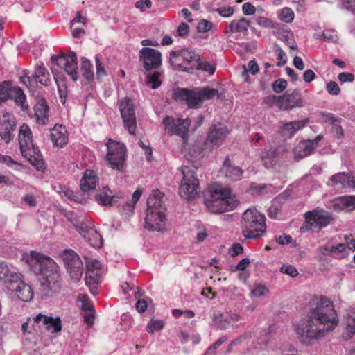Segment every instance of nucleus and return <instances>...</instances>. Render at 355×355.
Returning a JSON list of instances; mask_svg holds the SVG:
<instances>
[{
  "instance_id": "obj_1",
  "label": "nucleus",
  "mask_w": 355,
  "mask_h": 355,
  "mask_svg": "<svg viewBox=\"0 0 355 355\" xmlns=\"http://www.w3.org/2000/svg\"><path fill=\"white\" fill-rule=\"evenodd\" d=\"M338 324V318L332 302L326 297L312 300L306 319L297 327L296 333L301 342L309 345L323 337Z\"/></svg>"
},
{
  "instance_id": "obj_2",
  "label": "nucleus",
  "mask_w": 355,
  "mask_h": 355,
  "mask_svg": "<svg viewBox=\"0 0 355 355\" xmlns=\"http://www.w3.org/2000/svg\"><path fill=\"white\" fill-rule=\"evenodd\" d=\"M29 269L36 275L42 276L39 292L42 298L52 297L61 289V277L55 261L48 256L35 251L23 255Z\"/></svg>"
},
{
  "instance_id": "obj_3",
  "label": "nucleus",
  "mask_w": 355,
  "mask_h": 355,
  "mask_svg": "<svg viewBox=\"0 0 355 355\" xmlns=\"http://www.w3.org/2000/svg\"><path fill=\"white\" fill-rule=\"evenodd\" d=\"M164 198L162 192L155 191L147 199L144 227L149 231L163 232L166 229V207Z\"/></svg>"
},
{
  "instance_id": "obj_4",
  "label": "nucleus",
  "mask_w": 355,
  "mask_h": 355,
  "mask_svg": "<svg viewBox=\"0 0 355 355\" xmlns=\"http://www.w3.org/2000/svg\"><path fill=\"white\" fill-rule=\"evenodd\" d=\"M0 281L12 292H15L17 297L23 302H30L33 297L31 286L22 280V275L9 268L8 265L0 261Z\"/></svg>"
},
{
  "instance_id": "obj_5",
  "label": "nucleus",
  "mask_w": 355,
  "mask_h": 355,
  "mask_svg": "<svg viewBox=\"0 0 355 355\" xmlns=\"http://www.w3.org/2000/svg\"><path fill=\"white\" fill-rule=\"evenodd\" d=\"M19 144L21 155L37 171H44L46 167L42 155L38 147L33 144L31 130L26 125L19 129Z\"/></svg>"
},
{
  "instance_id": "obj_6",
  "label": "nucleus",
  "mask_w": 355,
  "mask_h": 355,
  "mask_svg": "<svg viewBox=\"0 0 355 355\" xmlns=\"http://www.w3.org/2000/svg\"><path fill=\"white\" fill-rule=\"evenodd\" d=\"M266 217L255 208L248 209L242 216L241 222L242 233L245 238L257 239L266 232Z\"/></svg>"
},
{
  "instance_id": "obj_7",
  "label": "nucleus",
  "mask_w": 355,
  "mask_h": 355,
  "mask_svg": "<svg viewBox=\"0 0 355 355\" xmlns=\"http://www.w3.org/2000/svg\"><path fill=\"white\" fill-rule=\"evenodd\" d=\"M216 89L205 87L199 90H191L187 88H177L173 90V98L176 101H184L189 108H198L207 99L217 96Z\"/></svg>"
},
{
  "instance_id": "obj_8",
  "label": "nucleus",
  "mask_w": 355,
  "mask_h": 355,
  "mask_svg": "<svg viewBox=\"0 0 355 355\" xmlns=\"http://www.w3.org/2000/svg\"><path fill=\"white\" fill-rule=\"evenodd\" d=\"M238 200L229 188L217 187L211 193V198L205 204L214 213H223L233 210L238 205Z\"/></svg>"
},
{
  "instance_id": "obj_9",
  "label": "nucleus",
  "mask_w": 355,
  "mask_h": 355,
  "mask_svg": "<svg viewBox=\"0 0 355 355\" xmlns=\"http://www.w3.org/2000/svg\"><path fill=\"white\" fill-rule=\"evenodd\" d=\"M200 61V55L192 48L184 47L172 51L169 55V63L173 69L179 71L193 73V69Z\"/></svg>"
},
{
  "instance_id": "obj_10",
  "label": "nucleus",
  "mask_w": 355,
  "mask_h": 355,
  "mask_svg": "<svg viewBox=\"0 0 355 355\" xmlns=\"http://www.w3.org/2000/svg\"><path fill=\"white\" fill-rule=\"evenodd\" d=\"M305 223L301 227V232L313 231L319 232L322 228L331 224L334 218L323 209H315L304 214Z\"/></svg>"
},
{
  "instance_id": "obj_11",
  "label": "nucleus",
  "mask_w": 355,
  "mask_h": 355,
  "mask_svg": "<svg viewBox=\"0 0 355 355\" xmlns=\"http://www.w3.org/2000/svg\"><path fill=\"white\" fill-rule=\"evenodd\" d=\"M105 145L107 150L105 159L107 164L114 170L123 171L125 161V146L112 139H109Z\"/></svg>"
},
{
  "instance_id": "obj_12",
  "label": "nucleus",
  "mask_w": 355,
  "mask_h": 355,
  "mask_svg": "<svg viewBox=\"0 0 355 355\" xmlns=\"http://www.w3.org/2000/svg\"><path fill=\"white\" fill-rule=\"evenodd\" d=\"M9 99L13 100L21 110H28L26 96L22 89L18 86H12L11 81L1 82L0 83V105Z\"/></svg>"
},
{
  "instance_id": "obj_13",
  "label": "nucleus",
  "mask_w": 355,
  "mask_h": 355,
  "mask_svg": "<svg viewBox=\"0 0 355 355\" xmlns=\"http://www.w3.org/2000/svg\"><path fill=\"white\" fill-rule=\"evenodd\" d=\"M60 257L71 280L78 282L83 272V263L80 257L72 250H64Z\"/></svg>"
},
{
  "instance_id": "obj_14",
  "label": "nucleus",
  "mask_w": 355,
  "mask_h": 355,
  "mask_svg": "<svg viewBox=\"0 0 355 355\" xmlns=\"http://www.w3.org/2000/svg\"><path fill=\"white\" fill-rule=\"evenodd\" d=\"M60 257L71 280L78 282L83 272V263L80 257L72 250H64Z\"/></svg>"
},
{
  "instance_id": "obj_15",
  "label": "nucleus",
  "mask_w": 355,
  "mask_h": 355,
  "mask_svg": "<svg viewBox=\"0 0 355 355\" xmlns=\"http://www.w3.org/2000/svg\"><path fill=\"white\" fill-rule=\"evenodd\" d=\"M139 58L144 74L153 70L159 69L162 66V53L157 49L144 47L139 51Z\"/></svg>"
},
{
  "instance_id": "obj_16",
  "label": "nucleus",
  "mask_w": 355,
  "mask_h": 355,
  "mask_svg": "<svg viewBox=\"0 0 355 355\" xmlns=\"http://www.w3.org/2000/svg\"><path fill=\"white\" fill-rule=\"evenodd\" d=\"M119 106L125 128L130 135H135L137 120L133 101L129 97H124L119 101Z\"/></svg>"
},
{
  "instance_id": "obj_17",
  "label": "nucleus",
  "mask_w": 355,
  "mask_h": 355,
  "mask_svg": "<svg viewBox=\"0 0 355 355\" xmlns=\"http://www.w3.org/2000/svg\"><path fill=\"white\" fill-rule=\"evenodd\" d=\"M51 59L58 67L63 68L73 81L78 80V59L75 52L71 51L67 55H53Z\"/></svg>"
},
{
  "instance_id": "obj_18",
  "label": "nucleus",
  "mask_w": 355,
  "mask_h": 355,
  "mask_svg": "<svg viewBox=\"0 0 355 355\" xmlns=\"http://www.w3.org/2000/svg\"><path fill=\"white\" fill-rule=\"evenodd\" d=\"M182 174L183 178L180 187L179 194L182 198L189 200L197 195L199 182L193 171L187 169V171H182Z\"/></svg>"
},
{
  "instance_id": "obj_19",
  "label": "nucleus",
  "mask_w": 355,
  "mask_h": 355,
  "mask_svg": "<svg viewBox=\"0 0 355 355\" xmlns=\"http://www.w3.org/2000/svg\"><path fill=\"white\" fill-rule=\"evenodd\" d=\"M163 124L166 132L168 135H176L183 139L187 138L188 130L191 124L189 119H182L167 116L164 118Z\"/></svg>"
},
{
  "instance_id": "obj_20",
  "label": "nucleus",
  "mask_w": 355,
  "mask_h": 355,
  "mask_svg": "<svg viewBox=\"0 0 355 355\" xmlns=\"http://www.w3.org/2000/svg\"><path fill=\"white\" fill-rule=\"evenodd\" d=\"M34 324L38 327H44L47 331L51 333L60 332L62 329L61 320L59 317L53 318L42 313H39L33 318Z\"/></svg>"
},
{
  "instance_id": "obj_21",
  "label": "nucleus",
  "mask_w": 355,
  "mask_h": 355,
  "mask_svg": "<svg viewBox=\"0 0 355 355\" xmlns=\"http://www.w3.org/2000/svg\"><path fill=\"white\" fill-rule=\"evenodd\" d=\"M309 119L293 121L291 122L281 121L278 132L284 138L291 139L295 133L304 128L309 123Z\"/></svg>"
},
{
  "instance_id": "obj_22",
  "label": "nucleus",
  "mask_w": 355,
  "mask_h": 355,
  "mask_svg": "<svg viewBox=\"0 0 355 355\" xmlns=\"http://www.w3.org/2000/svg\"><path fill=\"white\" fill-rule=\"evenodd\" d=\"M229 131L227 127L220 123H217L211 125L207 133V141L212 146H220L225 139Z\"/></svg>"
},
{
  "instance_id": "obj_23",
  "label": "nucleus",
  "mask_w": 355,
  "mask_h": 355,
  "mask_svg": "<svg viewBox=\"0 0 355 355\" xmlns=\"http://www.w3.org/2000/svg\"><path fill=\"white\" fill-rule=\"evenodd\" d=\"M280 109L283 110L302 107L304 105L302 94L298 89H295L291 93L286 92L280 96Z\"/></svg>"
},
{
  "instance_id": "obj_24",
  "label": "nucleus",
  "mask_w": 355,
  "mask_h": 355,
  "mask_svg": "<svg viewBox=\"0 0 355 355\" xmlns=\"http://www.w3.org/2000/svg\"><path fill=\"white\" fill-rule=\"evenodd\" d=\"M342 184L343 188L355 189V175L349 172H339L331 175L327 182V185L334 187Z\"/></svg>"
},
{
  "instance_id": "obj_25",
  "label": "nucleus",
  "mask_w": 355,
  "mask_h": 355,
  "mask_svg": "<svg viewBox=\"0 0 355 355\" xmlns=\"http://www.w3.org/2000/svg\"><path fill=\"white\" fill-rule=\"evenodd\" d=\"M250 26V21L245 17H241L238 20L234 19L225 26V33L228 36L238 33L246 35Z\"/></svg>"
},
{
  "instance_id": "obj_26",
  "label": "nucleus",
  "mask_w": 355,
  "mask_h": 355,
  "mask_svg": "<svg viewBox=\"0 0 355 355\" xmlns=\"http://www.w3.org/2000/svg\"><path fill=\"white\" fill-rule=\"evenodd\" d=\"M222 175L231 180H239L241 178L243 171L239 166H234L230 164V158L226 157L223 162V164L220 171Z\"/></svg>"
},
{
  "instance_id": "obj_27",
  "label": "nucleus",
  "mask_w": 355,
  "mask_h": 355,
  "mask_svg": "<svg viewBox=\"0 0 355 355\" xmlns=\"http://www.w3.org/2000/svg\"><path fill=\"white\" fill-rule=\"evenodd\" d=\"M49 106L46 100L40 98L34 106V115L36 121L40 125H46L49 123Z\"/></svg>"
},
{
  "instance_id": "obj_28",
  "label": "nucleus",
  "mask_w": 355,
  "mask_h": 355,
  "mask_svg": "<svg viewBox=\"0 0 355 355\" xmlns=\"http://www.w3.org/2000/svg\"><path fill=\"white\" fill-rule=\"evenodd\" d=\"M51 139L54 146L63 147L68 141L67 129L62 125L55 124L51 131Z\"/></svg>"
},
{
  "instance_id": "obj_29",
  "label": "nucleus",
  "mask_w": 355,
  "mask_h": 355,
  "mask_svg": "<svg viewBox=\"0 0 355 355\" xmlns=\"http://www.w3.org/2000/svg\"><path fill=\"white\" fill-rule=\"evenodd\" d=\"M15 119H3L0 123V139L8 144L14 138L12 132L16 129Z\"/></svg>"
},
{
  "instance_id": "obj_30",
  "label": "nucleus",
  "mask_w": 355,
  "mask_h": 355,
  "mask_svg": "<svg viewBox=\"0 0 355 355\" xmlns=\"http://www.w3.org/2000/svg\"><path fill=\"white\" fill-rule=\"evenodd\" d=\"M98 177L93 170H86L80 181V189L83 192H88L96 189Z\"/></svg>"
},
{
  "instance_id": "obj_31",
  "label": "nucleus",
  "mask_w": 355,
  "mask_h": 355,
  "mask_svg": "<svg viewBox=\"0 0 355 355\" xmlns=\"http://www.w3.org/2000/svg\"><path fill=\"white\" fill-rule=\"evenodd\" d=\"M32 78L34 79V87L38 83L44 86H48L51 83L50 74L42 62L35 65V71L32 73Z\"/></svg>"
},
{
  "instance_id": "obj_32",
  "label": "nucleus",
  "mask_w": 355,
  "mask_h": 355,
  "mask_svg": "<svg viewBox=\"0 0 355 355\" xmlns=\"http://www.w3.org/2000/svg\"><path fill=\"white\" fill-rule=\"evenodd\" d=\"M313 150L314 144L312 141H301L293 149L294 158L298 161L309 155Z\"/></svg>"
},
{
  "instance_id": "obj_33",
  "label": "nucleus",
  "mask_w": 355,
  "mask_h": 355,
  "mask_svg": "<svg viewBox=\"0 0 355 355\" xmlns=\"http://www.w3.org/2000/svg\"><path fill=\"white\" fill-rule=\"evenodd\" d=\"M121 196L113 195V193L109 189L104 187L103 191L95 196L96 200L102 205L113 206L115 205Z\"/></svg>"
},
{
  "instance_id": "obj_34",
  "label": "nucleus",
  "mask_w": 355,
  "mask_h": 355,
  "mask_svg": "<svg viewBox=\"0 0 355 355\" xmlns=\"http://www.w3.org/2000/svg\"><path fill=\"white\" fill-rule=\"evenodd\" d=\"M67 218L73 224L76 230L82 235L83 239L95 230L94 225L87 223V220L85 218L78 219L72 216L71 218L68 217Z\"/></svg>"
},
{
  "instance_id": "obj_35",
  "label": "nucleus",
  "mask_w": 355,
  "mask_h": 355,
  "mask_svg": "<svg viewBox=\"0 0 355 355\" xmlns=\"http://www.w3.org/2000/svg\"><path fill=\"white\" fill-rule=\"evenodd\" d=\"M334 206L349 211L355 209V195H346L334 200Z\"/></svg>"
},
{
  "instance_id": "obj_36",
  "label": "nucleus",
  "mask_w": 355,
  "mask_h": 355,
  "mask_svg": "<svg viewBox=\"0 0 355 355\" xmlns=\"http://www.w3.org/2000/svg\"><path fill=\"white\" fill-rule=\"evenodd\" d=\"M325 116V122H329L332 125L331 131L333 135L337 138H340L343 136V130L340 125L342 119L336 117L333 114H327Z\"/></svg>"
},
{
  "instance_id": "obj_37",
  "label": "nucleus",
  "mask_w": 355,
  "mask_h": 355,
  "mask_svg": "<svg viewBox=\"0 0 355 355\" xmlns=\"http://www.w3.org/2000/svg\"><path fill=\"white\" fill-rule=\"evenodd\" d=\"M80 71L83 78L87 83H91L94 79L93 65L91 62L85 57L81 58Z\"/></svg>"
},
{
  "instance_id": "obj_38",
  "label": "nucleus",
  "mask_w": 355,
  "mask_h": 355,
  "mask_svg": "<svg viewBox=\"0 0 355 355\" xmlns=\"http://www.w3.org/2000/svg\"><path fill=\"white\" fill-rule=\"evenodd\" d=\"M277 155V150L273 148L262 152L261 157L266 168H271L276 163Z\"/></svg>"
},
{
  "instance_id": "obj_39",
  "label": "nucleus",
  "mask_w": 355,
  "mask_h": 355,
  "mask_svg": "<svg viewBox=\"0 0 355 355\" xmlns=\"http://www.w3.org/2000/svg\"><path fill=\"white\" fill-rule=\"evenodd\" d=\"M162 73L163 70L157 69L154 70L152 74H150V72L145 74L146 76V83L151 84L152 89H156L161 85L162 81L159 80V77Z\"/></svg>"
},
{
  "instance_id": "obj_40",
  "label": "nucleus",
  "mask_w": 355,
  "mask_h": 355,
  "mask_svg": "<svg viewBox=\"0 0 355 355\" xmlns=\"http://www.w3.org/2000/svg\"><path fill=\"white\" fill-rule=\"evenodd\" d=\"M193 69V72L195 71H202L203 72L207 73L209 75L211 76L216 71V67L207 60H202L201 56L200 55V61H197L196 64Z\"/></svg>"
},
{
  "instance_id": "obj_41",
  "label": "nucleus",
  "mask_w": 355,
  "mask_h": 355,
  "mask_svg": "<svg viewBox=\"0 0 355 355\" xmlns=\"http://www.w3.org/2000/svg\"><path fill=\"white\" fill-rule=\"evenodd\" d=\"M84 239L94 248H101L103 245L102 236L96 230L92 231Z\"/></svg>"
},
{
  "instance_id": "obj_42",
  "label": "nucleus",
  "mask_w": 355,
  "mask_h": 355,
  "mask_svg": "<svg viewBox=\"0 0 355 355\" xmlns=\"http://www.w3.org/2000/svg\"><path fill=\"white\" fill-rule=\"evenodd\" d=\"M101 281V270L86 271L85 283L91 288H96Z\"/></svg>"
},
{
  "instance_id": "obj_43",
  "label": "nucleus",
  "mask_w": 355,
  "mask_h": 355,
  "mask_svg": "<svg viewBox=\"0 0 355 355\" xmlns=\"http://www.w3.org/2000/svg\"><path fill=\"white\" fill-rule=\"evenodd\" d=\"M84 322L89 325L93 324L94 319V308L93 304L85 303L82 305Z\"/></svg>"
},
{
  "instance_id": "obj_44",
  "label": "nucleus",
  "mask_w": 355,
  "mask_h": 355,
  "mask_svg": "<svg viewBox=\"0 0 355 355\" xmlns=\"http://www.w3.org/2000/svg\"><path fill=\"white\" fill-rule=\"evenodd\" d=\"M347 330L351 337L355 334V308L351 309L347 317Z\"/></svg>"
},
{
  "instance_id": "obj_45",
  "label": "nucleus",
  "mask_w": 355,
  "mask_h": 355,
  "mask_svg": "<svg viewBox=\"0 0 355 355\" xmlns=\"http://www.w3.org/2000/svg\"><path fill=\"white\" fill-rule=\"evenodd\" d=\"M142 194L141 190L137 189L132 194V201L131 202H127L124 206L125 209H128V211L130 213L133 212V210L135 209V204L138 202Z\"/></svg>"
},
{
  "instance_id": "obj_46",
  "label": "nucleus",
  "mask_w": 355,
  "mask_h": 355,
  "mask_svg": "<svg viewBox=\"0 0 355 355\" xmlns=\"http://www.w3.org/2000/svg\"><path fill=\"white\" fill-rule=\"evenodd\" d=\"M279 17L282 21L291 23L294 19V12L292 9L285 7L281 10Z\"/></svg>"
},
{
  "instance_id": "obj_47",
  "label": "nucleus",
  "mask_w": 355,
  "mask_h": 355,
  "mask_svg": "<svg viewBox=\"0 0 355 355\" xmlns=\"http://www.w3.org/2000/svg\"><path fill=\"white\" fill-rule=\"evenodd\" d=\"M273 50L277 53V59L280 60V62L277 63V66L282 67L284 65L287 61L286 55L281 46L277 44H275L273 46Z\"/></svg>"
},
{
  "instance_id": "obj_48",
  "label": "nucleus",
  "mask_w": 355,
  "mask_h": 355,
  "mask_svg": "<svg viewBox=\"0 0 355 355\" xmlns=\"http://www.w3.org/2000/svg\"><path fill=\"white\" fill-rule=\"evenodd\" d=\"M96 69V77L98 80H100L102 77L107 76V73L104 65L101 61L100 55H96L95 56Z\"/></svg>"
},
{
  "instance_id": "obj_49",
  "label": "nucleus",
  "mask_w": 355,
  "mask_h": 355,
  "mask_svg": "<svg viewBox=\"0 0 355 355\" xmlns=\"http://www.w3.org/2000/svg\"><path fill=\"white\" fill-rule=\"evenodd\" d=\"M164 327L162 320H151L147 326V331L149 333L153 334L155 331L161 330Z\"/></svg>"
},
{
  "instance_id": "obj_50",
  "label": "nucleus",
  "mask_w": 355,
  "mask_h": 355,
  "mask_svg": "<svg viewBox=\"0 0 355 355\" xmlns=\"http://www.w3.org/2000/svg\"><path fill=\"white\" fill-rule=\"evenodd\" d=\"M287 81L283 78L276 80L272 85V88L275 93H281L287 87Z\"/></svg>"
},
{
  "instance_id": "obj_51",
  "label": "nucleus",
  "mask_w": 355,
  "mask_h": 355,
  "mask_svg": "<svg viewBox=\"0 0 355 355\" xmlns=\"http://www.w3.org/2000/svg\"><path fill=\"white\" fill-rule=\"evenodd\" d=\"M23 75L20 76V81L25 85L34 87V79L32 78V73L27 69H24L22 71Z\"/></svg>"
},
{
  "instance_id": "obj_52",
  "label": "nucleus",
  "mask_w": 355,
  "mask_h": 355,
  "mask_svg": "<svg viewBox=\"0 0 355 355\" xmlns=\"http://www.w3.org/2000/svg\"><path fill=\"white\" fill-rule=\"evenodd\" d=\"M326 89L329 94L333 96H338L340 93V89L338 83L333 80L326 85Z\"/></svg>"
},
{
  "instance_id": "obj_53",
  "label": "nucleus",
  "mask_w": 355,
  "mask_h": 355,
  "mask_svg": "<svg viewBox=\"0 0 355 355\" xmlns=\"http://www.w3.org/2000/svg\"><path fill=\"white\" fill-rule=\"evenodd\" d=\"M268 293V289L267 288V287L263 285H259L256 286L250 292L251 296L256 297H263Z\"/></svg>"
},
{
  "instance_id": "obj_54",
  "label": "nucleus",
  "mask_w": 355,
  "mask_h": 355,
  "mask_svg": "<svg viewBox=\"0 0 355 355\" xmlns=\"http://www.w3.org/2000/svg\"><path fill=\"white\" fill-rule=\"evenodd\" d=\"M101 263L97 259H91L86 262V271L101 270Z\"/></svg>"
},
{
  "instance_id": "obj_55",
  "label": "nucleus",
  "mask_w": 355,
  "mask_h": 355,
  "mask_svg": "<svg viewBox=\"0 0 355 355\" xmlns=\"http://www.w3.org/2000/svg\"><path fill=\"white\" fill-rule=\"evenodd\" d=\"M212 27V23L206 20H200L197 26V31L199 33H205L209 31Z\"/></svg>"
},
{
  "instance_id": "obj_56",
  "label": "nucleus",
  "mask_w": 355,
  "mask_h": 355,
  "mask_svg": "<svg viewBox=\"0 0 355 355\" xmlns=\"http://www.w3.org/2000/svg\"><path fill=\"white\" fill-rule=\"evenodd\" d=\"M281 272L284 274H286L292 277H297L298 272L297 269L291 265H284L281 267Z\"/></svg>"
},
{
  "instance_id": "obj_57",
  "label": "nucleus",
  "mask_w": 355,
  "mask_h": 355,
  "mask_svg": "<svg viewBox=\"0 0 355 355\" xmlns=\"http://www.w3.org/2000/svg\"><path fill=\"white\" fill-rule=\"evenodd\" d=\"M214 11L217 12L220 16L223 17H230L233 15L234 10L233 7H221L216 9H214Z\"/></svg>"
},
{
  "instance_id": "obj_58",
  "label": "nucleus",
  "mask_w": 355,
  "mask_h": 355,
  "mask_svg": "<svg viewBox=\"0 0 355 355\" xmlns=\"http://www.w3.org/2000/svg\"><path fill=\"white\" fill-rule=\"evenodd\" d=\"M264 103L269 107H272L274 105H277L280 108L281 98L280 96L271 95L265 98Z\"/></svg>"
},
{
  "instance_id": "obj_59",
  "label": "nucleus",
  "mask_w": 355,
  "mask_h": 355,
  "mask_svg": "<svg viewBox=\"0 0 355 355\" xmlns=\"http://www.w3.org/2000/svg\"><path fill=\"white\" fill-rule=\"evenodd\" d=\"M281 40L284 41L291 49L296 50L297 49L296 42L291 35H283Z\"/></svg>"
},
{
  "instance_id": "obj_60",
  "label": "nucleus",
  "mask_w": 355,
  "mask_h": 355,
  "mask_svg": "<svg viewBox=\"0 0 355 355\" xmlns=\"http://www.w3.org/2000/svg\"><path fill=\"white\" fill-rule=\"evenodd\" d=\"M338 78L342 83H352L354 80V76L351 73L342 72L338 74Z\"/></svg>"
},
{
  "instance_id": "obj_61",
  "label": "nucleus",
  "mask_w": 355,
  "mask_h": 355,
  "mask_svg": "<svg viewBox=\"0 0 355 355\" xmlns=\"http://www.w3.org/2000/svg\"><path fill=\"white\" fill-rule=\"evenodd\" d=\"M152 2L150 0H139L135 3V7L140 9L141 11H145L151 8Z\"/></svg>"
},
{
  "instance_id": "obj_62",
  "label": "nucleus",
  "mask_w": 355,
  "mask_h": 355,
  "mask_svg": "<svg viewBox=\"0 0 355 355\" xmlns=\"http://www.w3.org/2000/svg\"><path fill=\"white\" fill-rule=\"evenodd\" d=\"M243 252V248L239 243H234L230 248V254L232 257L239 255Z\"/></svg>"
},
{
  "instance_id": "obj_63",
  "label": "nucleus",
  "mask_w": 355,
  "mask_h": 355,
  "mask_svg": "<svg viewBox=\"0 0 355 355\" xmlns=\"http://www.w3.org/2000/svg\"><path fill=\"white\" fill-rule=\"evenodd\" d=\"M257 23L262 27L270 28L272 27L273 24L270 19L264 17H258L256 19Z\"/></svg>"
},
{
  "instance_id": "obj_64",
  "label": "nucleus",
  "mask_w": 355,
  "mask_h": 355,
  "mask_svg": "<svg viewBox=\"0 0 355 355\" xmlns=\"http://www.w3.org/2000/svg\"><path fill=\"white\" fill-rule=\"evenodd\" d=\"M246 68L248 72H250L252 75H256L259 71V67L254 60L249 61Z\"/></svg>"
}]
</instances>
